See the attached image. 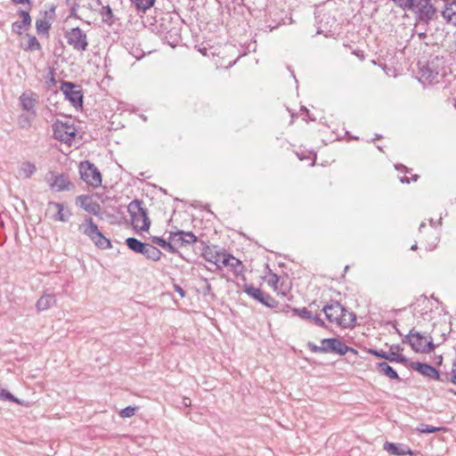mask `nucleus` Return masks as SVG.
Segmentation results:
<instances>
[{
  "mask_svg": "<svg viewBox=\"0 0 456 456\" xmlns=\"http://www.w3.org/2000/svg\"><path fill=\"white\" fill-rule=\"evenodd\" d=\"M445 4L444 8L442 11V16L446 20V22L451 23L456 26V0H444Z\"/></svg>",
  "mask_w": 456,
  "mask_h": 456,
  "instance_id": "21",
  "label": "nucleus"
},
{
  "mask_svg": "<svg viewBox=\"0 0 456 456\" xmlns=\"http://www.w3.org/2000/svg\"><path fill=\"white\" fill-rule=\"evenodd\" d=\"M81 179L94 188L102 185V175L99 169L90 161H82L79 165Z\"/></svg>",
  "mask_w": 456,
  "mask_h": 456,
  "instance_id": "11",
  "label": "nucleus"
},
{
  "mask_svg": "<svg viewBox=\"0 0 456 456\" xmlns=\"http://www.w3.org/2000/svg\"><path fill=\"white\" fill-rule=\"evenodd\" d=\"M419 81L424 85L437 82L441 72V60L438 57L430 58L426 61H419Z\"/></svg>",
  "mask_w": 456,
  "mask_h": 456,
  "instance_id": "5",
  "label": "nucleus"
},
{
  "mask_svg": "<svg viewBox=\"0 0 456 456\" xmlns=\"http://www.w3.org/2000/svg\"><path fill=\"white\" fill-rule=\"evenodd\" d=\"M55 304H56L55 295L53 293L45 292L40 297V298L37 300V302L36 304V307L38 312H43V311L49 309Z\"/></svg>",
  "mask_w": 456,
  "mask_h": 456,
  "instance_id": "23",
  "label": "nucleus"
},
{
  "mask_svg": "<svg viewBox=\"0 0 456 456\" xmlns=\"http://www.w3.org/2000/svg\"><path fill=\"white\" fill-rule=\"evenodd\" d=\"M27 29L28 28L21 23V20L14 21L12 24V31L19 36L22 35V31Z\"/></svg>",
  "mask_w": 456,
  "mask_h": 456,
  "instance_id": "42",
  "label": "nucleus"
},
{
  "mask_svg": "<svg viewBox=\"0 0 456 456\" xmlns=\"http://www.w3.org/2000/svg\"><path fill=\"white\" fill-rule=\"evenodd\" d=\"M418 179H419V175H413L411 179L409 177H407V176L400 177V181L403 183H410L411 180L413 181V182H416Z\"/></svg>",
  "mask_w": 456,
  "mask_h": 456,
  "instance_id": "50",
  "label": "nucleus"
},
{
  "mask_svg": "<svg viewBox=\"0 0 456 456\" xmlns=\"http://www.w3.org/2000/svg\"><path fill=\"white\" fill-rule=\"evenodd\" d=\"M0 399L3 401L13 402L18 404H21L20 401L16 398L12 394H11L8 390L0 388Z\"/></svg>",
  "mask_w": 456,
  "mask_h": 456,
  "instance_id": "36",
  "label": "nucleus"
},
{
  "mask_svg": "<svg viewBox=\"0 0 456 456\" xmlns=\"http://www.w3.org/2000/svg\"><path fill=\"white\" fill-rule=\"evenodd\" d=\"M67 43L77 52H85L88 48L86 33L79 27L72 28L65 32Z\"/></svg>",
  "mask_w": 456,
  "mask_h": 456,
  "instance_id": "12",
  "label": "nucleus"
},
{
  "mask_svg": "<svg viewBox=\"0 0 456 456\" xmlns=\"http://www.w3.org/2000/svg\"><path fill=\"white\" fill-rule=\"evenodd\" d=\"M78 230L87 236L98 248L109 249L112 248L110 240L102 233L92 217L86 216L85 221L79 224Z\"/></svg>",
  "mask_w": 456,
  "mask_h": 456,
  "instance_id": "4",
  "label": "nucleus"
},
{
  "mask_svg": "<svg viewBox=\"0 0 456 456\" xmlns=\"http://www.w3.org/2000/svg\"><path fill=\"white\" fill-rule=\"evenodd\" d=\"M369 353L372 355H375L378 358H382L387 361L388 354L387 352H385L383 350H378V349H370Z\"/></svg>",
  "mask_w": 456,
  "mask_h": 456,
  "instance_id": "43",
  "label": "nucleus"
},
{
  "mask_svg": "<svg viewBox=\"0 0 456 456\" xmlns=\"http://www.w3.org/2000/svg\"><path fill=\"white\" fill-rule=\"evenodd\" d=\"M28 37V45L24 48L25 51L40 50L41 45L35 36L27 35Z\"/></svg>",
  "mask_w": 456,
  "mask_h": 456,
  "instance_id": "35",
  "label": "nucleus"
},
{
  "mask_svg": "<svg viewBox=\"0 0 456 456\" xmlns=\"http://www.w3.org/2000/svg\"><path fill=\"white\" fill-rule=\"evenodd\" d=\"M174 289L180 295L181 297H185V291L180 285L174 284Z\"/></svg>",
  "mask_w": 456,
  "mask_h": 456,
  "instance_id": "53",
  "label": "nucleus"
},
{
  "mask_svg": "<svg viewBox=\"0 0 456 456\" xmlns=\"http://www.w3.org/2000/svg\"><path fill=\"white\" fill-rule=\"evenodd\" d=\"M18 14L21 18V23L28 28L31 26V17L29 15V12L25 10H19Z\"/></svg>",
  "mask_w": 456,
  "mask_h": 456,
  "instance_id": "40",
  "label": "nucleus"
},
{
  "mask_svg": "<svg viewBox=\"0 0 456 456\" xmlns=\"http://www.w3.org/2000/svg\"><path fill=\"white\" fill-rule=\"evenodd\" d=\"M203 245L201 255L205 260L208 262L213 263L216 265L217 268H220V259L222 257L223 251H219L217 246L207 245L204 241H201Z\"/></svg>",
  "mask_w": 456,
  "mask_h": 456,
  "instance_id": "18",
  "label": "nucleus"
},
{
  "mask_svg": "<svg viewBox=\"0 0 456 456\" xmlns=\"http://www.w3.org/2000/svg\"><path fill=\"white\" fill-rule=\"evenodd\" d=\"M325 314V317L330 323H336L344 329L351 328L355 325L356 314L348 312L338 301H331L325 305L322 310Z\"/></svg>",
  "mask_w": 456,
  "mask_h": 456,
  "instance_id": "1",
  "label": "nucleus"
},
{
  "mask_svg": "<svg viewBox=\"0 0 456 456\" xmlns=\"http://www.w3.org/2000/svg\"><path fill=\"white\" fill-rule=\"evenodd\" d=\"M127 248L134 253H141L145 248V242H142L136 238L129 237L125 241Z\"/></svg>",
  "mask_w": 456,
  "mask_h": 456,
  "instance_id": "29",
  "label": "nucleus"
},
{
  "mask_svg": "<svg viewBox=\"0 0 456 456\" xmlns=\"http://www.w3.org/2000/svg\"><path fill=\"white\" fill-rule=\"evenodd\" d=\"M51 24L46 20H37L36 29L38 35H48Z\"/></svg>",
  "mask_w": 456,
  "mask_h": 456,
  "instance_id": "31",
  "label": "nucleus"
},
{
  "mask_svg": "<svg viewBox=\"0 0 456 456\" xmlns=\"http://www.w3.org/2000/svg\"><path fill=\"white\" fill-rule=\"evenodd\" d=\"M297 156L298 157V159L300 160H304V159H312V163H311V166H314L315 164V159H316V155H314L313 158H311L310 154L306 155L305 153H299V152H297Z\"/></svg>",
  "mask_w": 456,
  "mask_h": 456,
  "instance_id": "46",
  "label": "nucleus"
},
{
  "mask_svg": "<svg viewBox=\"0 0 456 456\" xmlns=\"http://www.w3.org/2000/svg\"><path fill=\"white\" fill-rule=\"evenodd\" d=\"M415 330L412 329L409 331V333L404 337V338L403 339V343H407L411 346V343L412 342L413 340V335L415 334Z\"/></svg>",
  "mask_w": 456,
  "mask_h": 456,
  "instance_id": "49",
  "label": "nucleus"
},
{
  "mask_svg": "<svg viewBox=\"0 0 456 456\" xmlns=\"http://www.w3.org/2000/svg\"><path fill=\"white\" fill-rule=\"evenodd\" d=\"M413 340L411 343V347L415 353L428 354L434 351L435 344L432 338L427 341L425 337L419 331H415Z\"/></svg>",
  "mask_w": 456,
  "mask_h": 456,
  "instance_id": "16",
  "label": "nucleus"
},
{
  "mask_svg": "<svg viewBox=\"0 0 456 456\" xmlns=\"http://www.w3.org/2000/svg\"><path fill=\"white\" fill-rule=\"evenodd\" d=\"M409 11L414 12L419 21L428 24L436 18L437 10L431 0H414V6Z\"/></svg>",
  "mask_w": 456,
  "mask_h": 456,
  "instance_id": "9",
  "label": "nucleus"
},
{
  "mask_svg": "<svg viewBox=\"0 0 456 456\" xmlns=\"http://www.w3.org/2000/svg\"><path fill=\"white\" fill-rule=\"evenodd\" d=\"M266 269L268 270V273H270V279L267 281V283L273 288L274 290L278 289V282L280 281V276L276 273H272L271 269L269 268V265H266Z\"/></svg>",
  "mask_w": 456,
  "mask_h": 456,
  "instance_id": "39",
  "label": "nucleus"
},
{
  "mask_svg": "<svg viewBox=\"0 0 456 456\" xmlns=\"http://www.w3.org/2000/svg\"><path fill=\"white\" fill-rule=\"evenodd\" d=\"M376 370L382 375L387 376L390 379L400 380V377L396 370L387 362H380L376 364Z\"/></svg>",
  "mask_w": 456,
  "mask_h": 456,
  "instance_id": "26",
  "label": "nucleus"
},
{
  "mask_svg": "<svg viewBox=\"0 0 456 456\" xmlns=\"http://www.w3.org/2000/svg\"><path fill=\"white\" fill-rule=\"evenodd\" d=\"M312 321H314V323L319 327H322V328L326 327V324H325L324 321L321 318L320 314L314 315V318H312Z\"/></svg>",
  "mask_w": 456,
  "mask_h": 456,
  "instance_id": "48",
  "label": "nucleus"
},
{
  "mask_svg": "<svg viewBox=\"0 0 456 456\" xmlns=\"http://www.w3.org/2000/svg\"><path fill=\"white\" fill-rule=\"evenodd\" d=\"M78 230L87 236L98 248L109 249L112 248L110 240L102 233L92 217L86 216L85 221L79 224Z\"/></svg>",
  "mask_w": 456,
  "mask_h": 456,
  "instance_id": "3",
  "label": "nucleus"
},
{
  "mask_svg": "<svg viewBox=\"0 0 456 456\" xmlns=\"http://www.w3.org/2000/svg\"><path fill=\"white\" fill-rule=\"evenodd\" d=\"M347 353H352L354 354H357V350L353 347L348 346Z\"/></svg>",
  "mask_w": 456,
  "mask_h": 456,
  "instance_id": "61",
  "label": "nucleus"
},
{
  "mask_svg": "<svg viewBox=\"0 0 456 456\" xmlns=\"http://www.w3.org/2000/svg\"><path fill=\"white\" fill-rule=\"evenodd\" d=\"M307 347L313 353H333L338 355H345L348 350V346L338 338H323L321 341V346H317L313 342H308Z\"/></svg>",
  "mask_w": 456,
  "mask_h": 456,
  "instance_id": "7",
  "label": "nucleus"
},
{
  "mask_svg": "<svg viewBox=\"0 0 456 456\" xmlns=\"http://www.w3.org/2000/svg\"><path fill=\"white\" fill-rule=\"evenodd\" d=\"M444 429V428H436L428 424H420L417 430L420 433L431 434Z\"/></svg>",
  "mask_w": 456,
  "mask_h": 456,
  "instance_id": "38",
  "label": "nucleus"
},
{
  "mask_svg": "<svg viewBox=\"0 0 456 456\" xmlns=\"http://www.w3.org/2000/svg\"><path fill=\"white\" fill-rule=\"evenodd\" d=\"M183 405L188 407L191 405V399L190 398H187V397H184L183 400Z\"/></svg>",
  "mask_w": 456,
  "mask_h": 456,
  "instance_id": "59",
  "label": "nucleus"
},
{
  "mask_svg": "<svg viewBox=\"0 0 456 456\" xmlns=\"http://www.w3.org/2000/svg\"><path fill=\"white\" fill-rule=\"evenodd\" d=\"M387 361L391 362H399L403 364H406L408 362V359L401 354H396L395 352H389L387 356Z\"/></svg>",
  "mask_w": 456,
  "mask_h": 456,
  "instance_id": "33",
  "label": "nucleus"
},
{
  "mask_svg": "<svg viewBox=\"0 0 456 456\" xmlns=\"http://www.w3.org/2000/svg\"><path fill=\"white\" fill-rule=\"evenodd\" d=\"M204 281L206 282V289H205V291H204V294L207 295L208 294L210 291H211V285L210 283L208 282V279H204Z\"/></svg>",
  "mask_w": 456,
  "mask_h": 456,
  "instance_id": "58",
  "label": "nucleus"
},
{
  "mask_svg": "<svg viewBox=\"0 0 456 456\" xmlns=\"http://www.w3.org/2000/svg\"><path fill=\"white\" fill-rule=\"evenodd\" d=\"M353 54L358 57L362 61L365 60L364 52L360 49H356L353 51Z\"/></svg>",
  "mask_w": 456,
  "mask_h": 456,
  "instance_id": "52",
  "label": "nucleus"
},
{
  "mask_svg": "<svg viewBox=\"0 0 456 456\" xmlns=\"http://www.w3.org/2000/svg\"><path fill=\"white\" fill-rule=\"evenodd\" d=\"M157 23L159 32L166 35L167 38L168 37L174 40L180 38L182 20L179 15L170 12L163 13Z\"/></svg>",
  "mask_w": 456,
  "mask_h": 456,
  "instance_id": "6",
  "label": "nucleus"
},
{
  "mask_svg": "<svg viewBox=\"0 0 456 456\" xmlns=\"http://www.w3.org/2000/svg\"><path fill=\"white\" fill-rule=\"evenodd\" d=\"M395 167L396 170L401 171V172H403V171H404L406 173L409 172L408 168L403 164H396V165H395Z\"/></svg>",
  "mask_w": 456,
  "mask_h": 456,
  "instance_id": "54",
  "label": "nucleus"
},
{
  "mask_svg": "<svg viewBox=\"0 0 456 456\" xmlns=\"http://www.w3.org/2000/svg\"><path fill=\"white\" fill-rule=\"evenodd\" d=\"M410 367L421 374L424 377L438 380L441 382H449V374H445V379H442V375L440 374L439 370H436L435 367L428 363L420 362H411Z\"/></svg>",
  "mask_w": 456,
  "mask_h": 456,
  "instance_id": "14",
  "label": "nucleus"
},
{
  "mask_svg": "<svg viewBox=\"0 0 456 456\" xmlns=\"http://www.w3.org/2000/svg\"><path fill=\"white\" fill-rule=\"evenodd\" d=\"M243 291L248 296L266 307L275 308L278 306V301H276L270 294L263 291L260 289L255 288L251 284L245 283L243 285Z\"/></svg>",
  "mask_w": 456,
  "mask_h": 456,
  "instance_id": "13",
  "label": "nucleus"
},
{
  "mask_svg": "<svg viewBox=\"0 0 456 456\" xmlns=\"http://www.w3.org/2000/svg\"><path fill=\"white\" fill-rule=\"evenodd\" d=\"M48 206L53 207L57 210L56 213L53 216V219L55 221L67 222L72 215L70 210H64V206L62 203L50 201Z\"/></svg>",
  "mask_w": 456,
  "mask_h": 456,
  "instance_id": "25",
  "label": "nucleus"
},
{
  "mask_svg": "<svg viewBox=\"0 0 456 456\" xmlns=\"http://www.w3.org/2000/svg\"><path fill=\"white\" fill-rule=\"evenodd\" d=\"M220 263L225 267H230L235 276H240L244 272V265L242 262L233 255L227 253L224 250H223Z\"/></svg>",
  "mask_w": 456,
  "mask_h": 456,
  "instance_id": "17",
  "label": "nucleus"
},
{
  "mask_svg": "<svg viewBox=\"0 0 456 456\" xmlns=\"http://www.w3.org/2000/svg\"><path fill=\"white\" fill-rule=\"evenodd\" d=\"M207 108H208V105L205 104L203 102L198 101L194 103V111L195 112L205 113V110Z\"/></svg>",
  "mask_w": 456,
  "mask_h": 456,
  "instance_id": "45",
  "label": "nucleus"
},
{
  "mask_svg": "<svg viewBox=\"0 0 456 456\" xmlns=\"http://www.w3.org/2000/svg\"><path fill=\"white\" fill-rule=\"evenodd\" d=\"M390 349L391 350H396V351L402 350V348H401V346L399 345H392Z\"/></svg>",
  "mask_w": 456,
  "mask_h": 456,
  "instance_id": "60",
  "label": "nucleus"
},
{
  "mask_svg": "<svg viewBox=\"0 0 456 456\" xmlns=\"http://www.w3.org/2000/svg\"><path fill=\"white\" fill-rule=\"evenodd\" d=\"M76 204L79 205L86 212L98 215L101 210L100 204L92 200L88 195H79L76 198Z\"/></svg>",
  "mask_w": 456,
  "mask_h": 456,
  "instance_id": "20",
  "label": "nucleus"
},
{
  "mask_svg": "<svg viewBox=\"0 0 456 456\" xmlns=\"http://www.w3.org/2000/svg\"><path fill=\"white\" fill-rule=\"evenodd\" d=\"M168 240L178 247L191 245L198 240L197 236L192 232H184L183 230L171 231Z\"/></svg>",
  "mask_w": 456,
  "mask_h": 456,
  "instance_id": "15",
  "label": "nucleus"
},
{
  "mask_svg": "<svg viewBox=\"0 0 456 456\" xmlns=\"http://www.w3.org/2000/svg\"><path fill=\"white\" fill-rule=\"evenodd\" d=\"M51 187L56 191H63L71 190L74 185L69 181L65 175L61 174L54 177L51 183Z\"/></svg>",
  "mask_w": 456,
  "mask_h": 456,
  "instance_id": "24",
  "label": "nucleus"
},
{
  "mask_svg": "<svg viewBox=\"0 0 456 456\" xmlns=\"http://www.w3.org/2000/svg\"><path fill=\"white\" fill-rule=\"evenodd\" d=\"M37 170V167L34 164H32L31 162H25L22 164L21 167H20V174L25 177V178H29Z\"/></svg>",
  "mask_w": 456,
  "mask_h": 456,
  "instance_id": "32",
  "label": "nucleus"
},
{
  "mask_svg": "<svg viewBox=\"0 0 456 456\" xmlns=\"http://www.w3.org/2000/svg\"><path fill=\"white\" fill-rule=\"evenodd\" d=\"M163 248L167 250L169 253L175 254L177 253V249L175 248V245L173 243L172 240H167L165 245L163 246Z\"/></svg>",
  "mask_w": 456,
  "mask_h": 456,
  "instance_id": "44",
  "label": "nucleus"
},
{
  "mask_svg": "<svg viewBox=\"0 0 456 456\" xmlns=\"http://www.w3.org/2000/svg\"><path fill=\"white\" fill-rule=\"evenodd\" d=\"M77 4H75V5H73V6L70 8V13H69V16H70V17L77 18Z\"/></svg>",
  "mask_w": 456,
  "mask_h": 456,
  "instance_id": "56",
  "label": "nucleus"
},
{
  "mask_svg": "<svg viewBox=\"0 0 456 456\" xmlns=\"http://www.w3.org/2000/svg\"><path fill=\"white\" fill-rule=\"evenodd\" d=\"M395 4L403 11L412 9L414 6V0H392Z\"/></svg>",
  "mask_w": 456,
  "mask_h": 456,
  "instance_id": "37",
  "label": "nucleus"
},
{
  "mask_svg": "<svg viewBox=\"0 0 456 456\" xmlns=\"http://www.w3.org/2000/svg\"><path fill=\"white\" fill-rule=\"evenodd\" d=\"M12 3L14 4H28L29 5H31V1L30 0H11Z\"/></svg>",
  "mask_w": 456,
  "mask_h": 456,
  "instance_id": "57",
  "label": "nucleus"
},
{
  "mask_svg": "<svg viewBox=\"0 0 456 456\" xmlns=\"http://www.w3.org/2000/svg\"><path fill=\"white\" fill-rule=\"evenodd\" d=\"M50 75H51V77L46 81V84H47L48 87H51V86H53L56 85V79L54 77V74H53V70L50 71Z\"/></svg>",
  "mask_w": 456,
  "mask_h": 456,
  "instance_id": "51",
  "label": "nucleus"
},
{
  "mask_svg": "<svg viewBox=\"0 0 456 456\" xmlns=\"http://www.w3.org/2000/svg\"><path fill=\"white\" fill-rule=\"evenodd\" d=\"M292 309L293 308H291L289 305H284L281 306V308L279 310V312L288 314L289 312V310H292Z\"/></svg>",
  "mask_w": 456,
  "mask_h": 456,
  "instance_id": "55",
  "label": "nucleus"
},
{
  "mask_svg": "<svg viewBox=\"0 0 456 456\" xmlns=\"http://www.w3.org/2000/svg\"><path fill=\"white\" fill-rule=\"evenodd\" d=\"M151 240L152 243L157 244V245H159L161 248H163V246L165 245V243L167 241L163 238L158 237V236H151Z\"/></svg>",
  "mask_w": 456,
  "mask_h": 456,
  "instance_id": "47",
  "label": "nucleus"
},
{
  "mask_svg": "<svg viewBox=\"0 0 456 456\" xmlns=\"http://www.w3.org/2000/svg\"><path fill=\"white\" fill-rule=\"evenodd\" d=\"M295 315H298L300 318L307 321H312L314 318V314L311 311L307 310V308L304 307L302 309L293 308L292 309Z\"/></svg>",
  "mask_w": 456,
  "mask_h": 456,
  "instance_id": "34",
  "label": "nucleus"
},
{
  "mask_svg": "<svg viewBox=\"0 0 456 456\" xmlns=\"http://www.w3.org/2000/svg\"><path fill=\"white\" fill-rule=\"evenodd\" d=\"M134 229L147 232L151 226V220L148 216V209L143 207V201L138 199L133 200L127 206Z\"/></svg>",
  "mask_w": 456,
  "mask_h": 456,
  "instance_id": "2",
  "label": "nucleus"
},
{
  "mask_svg": "<svg viewBox=\"0 0 456 456\" xmlns=\"http://www.w3.org/2000/svg\"><path fill=\"white\" fill-rule=\"evenodd\" d=\"M140 254L155 262L160 260L163 256V253L158 248L149 243H145V248Z\"/></svg>",
  "mask_w": 456,
  "mask_h": 456,
  "instance_id": "27",
  "label": "nucleus"
},
{
  "mask_svg": "<svg viewBox=\"0 0 456 456\" xmlns=\"http://www.w3.org/2000/svg\"><path fill=\"white\" fill-rule=\"evenodd\" d=\"M156 0H131L138 12H145L155 4Z\"/></svg>",
  "mask_w": 456,
  "mask_h": 456,
  "instance_id": "30",
  "label": "nucleus"
},
{
  "mask_svg": "<svg viewBox=\"0 0 456 456\" xmlns=\"http://www.w3.org/2000/svg\"><path fill=\"white\" fill-rule=\"evenodd\" d=\"M60 89L63 93L65 99L68 100L76 110L83 107L84 94L80 85L62 80Z\"/></svg>",
  "mask_w": 456,
  "mask_h": 456,
  "instance_id": "8",
  "label": "nucleus"
},
{
  "mask_svg": "<svg viewBox=\"0 0 456 456\" xmlns=\"http://www.w3.org/2000/svg\"><path fill=\"white\" fill-rule=\"evenodd\" d=\"M136 410L135 406H127L120 411L119 415L122 418H130L135 414Z\"/></svg>",
  "mask_w": 456,
  "mask_h": 456,
  "instance_id": "41",
  "label": "nucleus"
},
{
  "mask_svg": "<svg viewBox=\"0 0 456 456\" xmlns=\"http://www.w3.org/2000/svg\"><path fill=\"white\" fill-rule=\"evenodd\" d=\"M37 101V96L35 93L30 92L23 93L20 96V106L23 110L35 113V106Z\"/></svg>",
  "mask_w": 456,
  "mask_h": 456,
  "instance_id": "22",
  "label": "nucleus"
},
{
  "mask_svg": "<svg viewBox=\"0 0 456 456\" xmlns=\"http://www.w3.org/2000/svg\"><path fill=\"white\" fill-rule=\"evenodd\" d=\"M382 138V135L379 134H375V137L371 140V142L375 141V140H379Z\"/></svg>",
  "mask_w": 456,
  "mask_h": 456,
  "instance_id": "62",
  "label": "nucleus"
},
{
  "mask_svg": "<svg viewBox=\"0 0 456 456\" xmlns=\"http://www.w3.org/2000/svg\"><path fill=\"white\" fill-rule=\"evenodd\" d=\"M383 449L390 454L395 456L411 455L416 456V452L404 444H395L391 442H386L383 445Z\"/></svg>",
  "mask_w": 456,
  "mask_h": 456,
  "instance_id": "19",
  "label": "nucleus"
},
{
  "mask_svg": "<svg viewBox=\"0 0 456 456\" xmlns=\"http://www.w3.org/2000/svg\"><path fill=\"white\" fill-rule=\"evenodd\" d=\"M53 137L59 142L70 144L76 136V128L73 123L57 119L53 124Z\"/></svg>",
  "mask_w": 456,
  "mask_h": 456,
  "instance_id": "10",
  "label": "nucleus"
},
{
  "mask_svg": "<svg viewBox=\"0 0 456 456\" xmlns=\"http://www.w3.org/2000/svg\"><path fill=\"white\" fill-rule=\"evenodd\" d=\"M425 226H426V224L425 223H421L419 227V232H421L422 229H424Z\"/></svg>",
  "mask_w": 456,
  "mask_h": 456,
  "instance_id": "64",
  "label": "nucleus"
},
{
  "mask_svg": "<svg viewBox=\"0 0 456 456\" xmlns=\"http://www.w3.org/2000/svg\"><path fill=\"white\" fill-rule=\"evenodd\" d=\"M436 359H437V362H437L438 364H441V363H442V361H443V357H442V355H438V356L436 357Z\"/></svg>",
  "mask_w": 456,
  "mask_h": 456,
  "instance_id": "63",
  "label": "nucleus"
},
{
  "mask_svg": "<svg viewBox=\"0 0 456 456\" xmlns=\"http://www.w3.org/2000/svg\"><path fill=\"white\" fill-rule=\"evenodd\" d=\"M100 14L102 16V22L107 24L108 26H112L118 20L113 14V11L109 4L102 6V9L100 10Z\"/></svg>",
  "mask_w": 456,
  "mask_h": 456,
  "instance_id": "28",
  "label": "nucleus"
}]
</instances>
